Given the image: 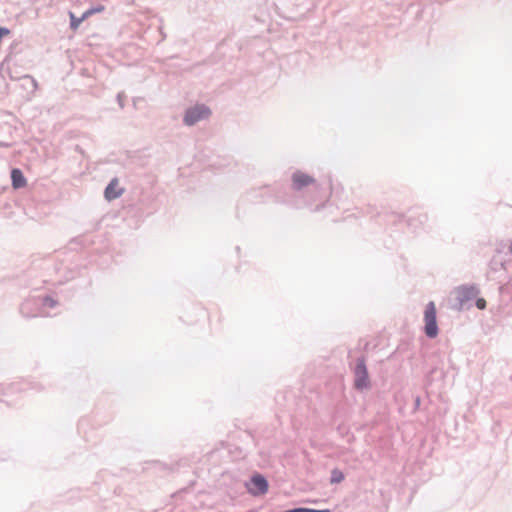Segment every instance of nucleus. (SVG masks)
<instances>
[{"label": "nucleus", "instance_id": "1", "mask_svg": "<svg viewBox=\"0 0 512 512\" xmlns=\"http://www.w3.org/2000/svg\"><path fill=\"white\" fill-rule=\"evenodd\" d=\"M211 109L204 103H197L188 107L183 115V124L191 127L197 123L208 120L211 116Z\"/></svg>", "mask_w": 512, "mask_h": 512}, {"label": "nucleus", "instance_id": "2", "mask_svg": "<svg viewBox=\"0 0 512 512\" xmlns=\"http://www.w3.org/2000/svg\"><path fill=\"white\" fill-rule=\"evenodd\" d=\"M41 386L32 381L20 380L13 382L7 386H3L0 384V401H4V398H12L17 393L27 391V390H41Z\"/></svg>", "mask_w": 512, "mask_h": 512}, {"label": "nucleus", "instance_id": "3", "mask_svg": "<svg viewBox=\"0 0 512 512\" xmlns=\"http://www.w3.org/2000/svg\"><path fill=\"white\" fill-rule=\"evenodd\" d=\"M424 331L428 338H435L438 335V326L436 320V307L433 301L427 303L424 311Z\"/></svg>", "mask_w": 512, "mask_h": 512}, {"label": "nucleus", "instance_id": "4", "mask_svg": "<svg viewBox=\"0 0 512 512\" xmlns=\"http://www.w3.org/2000/svg\"><path fill=\"white\" fill-rule=\"evenodd\" d=\"M354 384L359 390L367 389L370 386L366 360L364 357L357 359V364L354 369Z\"/></svg>", "mask_w": 512, "mask_h": 512}, {"label": "nucleus", "instance_id": "5", "mask_svg": "<svg viewBox=\"0 0 512 512\" xmlns=\"http://www.w3.org/2000/svg\"><path fill=\"white\" fill-rule=\"evenodd\" d=\"M247 491L253 496L264 495L268 491V481L261 474H254L246 484Z\"/></svg>", "mask_w": 512, "mask_h": 512}, {"label": "nucleus", "instance_id": "6", "mask_svg": "<svg viewBox=\"0 0 512 512\" xmlns=\"http://www.w3.org/2000/svg\"><path fill=\"white\" fill-rule=\"evenodd\" d=\"M292 188L296 191H299L303 189L304 187L313 184L315 182V179L311 177L310 175L302 172V171H295L292 174Z\"/></svg>", "mask_w": 512, "mask_h": 512}, {"label": "nucleus", "instance_id": "7", "mask_svg": "<svg viewBox=\"0 0 512 512\" xmlns=\"http://www.w3.org/2000/svg\"><path fill=\"white\" fill-rule=\"evenodd\" d=\"M123 194V189L118 188V179L113 178L105 188L104 196L108 201L119 198Z\"/></svg>", "mask_w": 512, "mask_h": 512}, {"label": "nucleus", "instance_id": "8", "mask_svg": "<svg viewBox=\"0 0 512 512\" xmlns=\"http://www.w3.org/2000/svg\"><path fill=\"white\" fill-rule=\"evenodd\" d=\"M11 179H12V185L16 189L21 188L26 185V179H25L22 171L18 168H15L11 171Z\"/></svg>", "mask_w": 512, "mask_h": 512}, {"label": "nucleus", "instance_id": "9", "mask_svg": "<svg viewBox=\"0 0 512 512\" xmlns=\"http://www.w3.org/2000/svg\"><path fill=\"white\" fill-rule=\"evenodd\" d=\"M345 479L344 473L338 469L334 468L331 471L330 483L331 484H339Z\"/></svg>", "mask_w": 512, "mask_h": 512}, {"label": "nucleus", "instance_id": "10", "mask_svg": "<svg viewBox=\"0 0 512 512\" xmlns=\"http://www.w3.org/2000/svg\"><path fill=\"white\" fill-rule=\"evenodd\" d=\"M104 6L103 5H98V6H95V7H91L89 9H87L86 11H84L82 13V16L84 17V19H87L88 17H90L91 15L95 14V13H100L102 11H104Z\"/></svg>", "mask_w": 512, "mask_h": 512}, {"label": "nucleus", "instance_id": "11", "mask_svg": "<svg viewBox=\"0 0 512 512\" xmlns=\"http://www.w3.org/2000/svg\"><path fill=\"white\" fill-rule=\"evenodd\" d=\"M472 288H462L459 290V301L463 303L471 298Z\"/></svg>", "mask_w": 512, "mask_h": 512}, {"label": "nucleus", "instance_id": "12", "mask_svg": "<svg viewBox=\"0 0 512 512\" xmlns=\"http://www.w3.org/2000/svg\"><path fill=\"white\" fill-rule=\"evenodd\" d=\"M84 17L81 15V17H76L73 13L70 12V27L71 29L75 30L79 27V25L84 21Z\"/></svg>", "mask_w": 512, "mask_h": 512}, {"label": "nucleus", "instance_id": "13", "mask_svg": "<svg viewBox=\"0 0 512 512\" xmlns=\"http://www.w3.org/2000/svg\"><path fill=\"white\" fill-rule=\"evenodd\" d=\"M283 512H330L329 509H322V510H319V509H312V508H294V509H290V510H286V511H283Z\"/></svg>", "mask_w": 512, "mask_h": 512}, {"label": "nucleus", "instance_id": "14", "mask_svg": "<svg viewBox=\"0 0 512 512\" xmlns=\"http://www.w3.org/2000/svg\"><path fill=\"white\" fill-rule=\"evenodd\" d=\"M42 303L44 306H48L50 308H54L57 306V301L55 299H53L52 297L50 296H46L42 299Z\"/></svg>", "mask_w": 512, "mask_h": 512}, {"label": "nucleus", "instance_id": "15", "mask_svg": "<svg viewBox=\"0 0 512 512\" xmlns=\"http://www.w3.org/2000/svg\"><path fill=\"white\" fill-rule=\"evenodd\" d=\"M477 307L479 309H484L485 308V300L484 299H478L477 300Z\"/></svg>", "mask_w": 512, "mask_h": 512}, {"label": "nucleus", "instance_id": "16", "mask_svg": "<svg viewBox=\"0 0 512 512\" xmlns=\"http://www.w3.org/2000/svg\"><path fill=\"white\" fill-rule=\"evenodd\" d=\"M117 100H118V103H119L120 107L123 108L124 107V103H123V100H122V94L121 93H119L117 95Z\"/></svg>", "mask_w": 512, "mask_h": 512}, {"label": "nucleus", "instance_id": "17", "mask_svg": "<svg viewBox=\"0 0 512 512\" xmlns=\"http://www.w3.org/2000/svg\"><path fill=\"white\" fill-rule=\"evenodd\" d=\"M419 404H420V399H419V398H417V399H416V406H419Z\"/></svg>", "mask_w": 512, "mask_h": 512}]
</instances>
